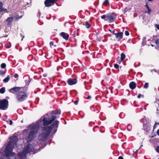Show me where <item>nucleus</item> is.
<instances>
[{"label":"nucleus","instance_id":"obj_50","mask_svg":"<svg viewBox=\"0 0 159 159\" xmlns=\"http://www.w3.org/2000/svg\"><path fill=\"white\" fill-rule=\"evenodd\" d=\"M54 46L55 47H56V46H57V45H56L55 44V45H54Z\"/></svg>","mask_w":159,"mask_h":159},{"label":"nucleus","instance_id":"obj_38","mask_svg":"<svg viewBox=\"0 0 159 159\" xmlns=\"http://www.w3.org/2000/svg\"><path fill=\"white\" fill-rule=\"evenodd\" d=\"M156 124H159L156 122L155 125L154 126V128H156Z\"/></svg>","mask_w":159,"mask_h":159},{"label":"nucleus","instance_id":"obj_11","mask_svg":"<svg viewBox=\"0 0 159 159\" xmlns=\"http://www.w3.org/2000/svg\"><path fill=\"white\" fill-rule=\"evenodd\" d=\"M13 17L12 16L8 17L6 19L5 21L6 22L7 25L8 27H11L12 23L13 21Z\"/></svg>","mask_w":159,"mask_h":159},{"label":"nucleus","instance_id":"obj_46","mask_svg":"<svg viewBox=\"0 0 159 159\" xmlns=\"http://www.w3.org/2000/svg\"><path fill=\"white\" fill-rule=\"evenodd\" d=\"M157 113H159V111L158 110V109L157 108Z\"/></svg>","mask_w":159,"mask_h":159},{"label":"nucleus","instance_id":"obj_18","mask_svg":"<svg viewBox=\"0 0 159 159\" xmlns=\"http://www.w3.org/2000/svg\"><path fill=\"white\" fill-rule=\"evenodd\" d=\"M84 25L87 28L89 29L90 27V25L88 21L85 22Z\"/></svg>","mask_w":159,"mask_h":159},{"label":"nucleus","instance_id":"obj_10","mask_svg":"<svg viewBox=\"0 0 159 159\" xmlns=\"http://www.w3.org/2000/svg\"><path fill=\"white\" fill-rule=\"evenodd\" d=\"M23 87H15L9 90V92L13 93H15L17 92L22 91L23 89Z\"/></svg>","mask_w":159,"mask_h":159},{"label":"nucleus","instance_id":"obj_8","mask_svg":"<svg viewBox=\"0 0 159 159\" xmlns=\"http://www.w3.org/2000/svg\"><path fill=\"white\" fill-rule=\"evenodd\" d=\"M8 106V101L5 99H0V109L2 110H6Z\"/></svg>","mask_w":159,"mask_h":159},{"label":"nucleus","instance_id":"obj_26","mask_svg":"<svg viewBox=\"0 0 159 159\" xmlns=\"http://www.w3.org/2000/svg\"><path fill=\"white\" fill-rule=\"evenodd\" d=\"M11 47V45L10 43H9V44H7L6 45V48H10Z\"/></svg>","mask_w":159,"mask_h":159},{"label":"nucleus","instance_id":"obj_37","mask_svg":"<svg viewBox=\"0 0 159 159\" xmlns=\"http://www.w3.org/2000/svg\"><path fill=\"white\" fill-rule=\"evenodd\" d=\"M9 124L10 125H11L12 124V121L11 120H10L9 121Z\"/></svg>","mask_w":159,"mask_h":159},{"label":"nucleus","instance_id":"obj_36","mask_svg":"<svg viewBox=\"0 0 159 159\" xmlns=\"http://www.w3.org/2000/svg\"><path fill=\"white\" fill-rule=\"evenodd\" d=\"M142 96L143 97H144V96H143V95L142 96V95H141V94H139L138 95V96L137 97H138V98H141V96Z\"/></svg>","mask_w":159,"mask_h":159},{"label":"nucleus","instance_id":"obj_21","mask_svg":"<svg viewBox=\"0 0 159 159\" xmlns=\"http://www.w3.org/2000/svg\"><path fill=\"white\" fill-rule=\"evenodd\" d=\"M109 4V0H105L103 3V5L107 6Z\"/></svg>","mask_w":159,"mask_h":159},{"label":"nucleus","instance_id":"obj_24","mask_svg":"<svg viewBox=\"0 0 159 159\" xmlns=\"http://www.w3.org/2000/svg\"><path fill=\"white\" fill-rule=\"evenodd\" d=\"M6 11L7 12V9L3 8V7H2V8H0V12H1L2 11Z\"/></svg>","mask_w":159,"mask_h":159},{"label":"nucleus","instance_id":"obj_40","mask_svg":"<svg viewBox=\"0 0 159 159\" xmlns=\"http://www.w3.org/2000/svg\"><path fill=\"white\" fill-rule=\"evenodd\" d=\"M118 159H124V158L122 156H119Z\"/></svg>","mask_w":159,"mask_h":159},{"label":"nucleus","instance_id":"obj_22","mask_svg":"<svg viewBox=\"0 0 159 159\" xmlns=\"http://www.w3.org/2000/svg\"><path fill=\"white\" fill-rule=\"evenodd\" d=\"M125 58V55L123 53H122L121 54V60L122 61Z\"/></svg>","mask_w":159,"mask_h":159},{"label":"nucleus","instance_id":"obj_19","mask_svg":"<svg viewBox=\"0 0 159 159\" xmlns=\"http://www.w3.org/2000/svg\"><path fill=\"white\" fill-rule=\"evenodd\" d=\"M5 92V88L4 87H2L0 89V93L2 94L4 93Z\"/></svg>","mask_w":159,"mask_h":159},{"label":"nucleus","instance_id":"obj_47","mask_svg":"<svg viewBox=\"0 0 159 159\" xmlns=\"http://www.w3.org/2000/svg\"><path fill=\"white\" fill-rule=\"evenodd\" d=\"M6 99L7 100V99H9V97H6Z\"/></svg>","mask_w":159,"mask_h":159},{"label":"nucleus","instance_id":"obj_14","mask_svg":"<svg viewBox=\"0 0 159 159\" xmlns=\"http://www.w3.org/2000/svg\"><path fill=\"white\" fill-rule=\"evenodd\" d=\"M123 33L122 32H120L116 33V38L118 39H121L123 38Z\"/></svg>","mask_w":159,"mask_h":159},{"label":"nucleus","instance_id":"obj_35","mask_svg":"<svg viewBox=\"0 0 159 159\" xmlns=\"http://www.w3.org/2000/svg\"><path fill=\"white\" fill-rule=\"evenodd\" d=\"M50 46H52L54 45V43L53 42H51L49 43Z\"/></svg>","mask_w":159,"mask_h":159},{"label":"nucleus","instance_id":"obj_4","mask_svg":"<svg viewBox=\"0 0 159 159\" xmlns=\"http://www.w3.org/2000/svg\"><path fill=\"white\" fill-rule=\"evenodd\" d=\"M43 124V122L41 120H39L36 123L29 126V129L30 131L29 132L28 136L26 138L28 142L33 140L35 137L36 134H37L38 130L39 125Z\"/></svg>","mask_w":159,"mask_h":159},{"label":"nucleus","instance_id":"obj_7","mask_svg":"<svg viewBox=\"0 0 159 159\" xmlns=\"http://www.w3.org/2000/svg\"><path fill=\"white\" fill-rule=\"evenodd\" d=\"M26 88H23L22 91H20L16 95V98L19 102H21L26 99L27 97L26 92Z\"/></svg>","mask_w":159,"mask_h":159},{"label":"nucleus","instance_id":"obj_53","mask_svg":"<svg viewBox=\"0 0 159 159\" xmlns=\"http://www.w3.org/2000/svg\"><path fill=\"white\" fill-rule=\"evenodd\" d=\"M24 37L23 36V38H22V39H21V40H23V39Z\"/></svg>","mask_w":159,"mask_h":159},{"label":"nucleus","instance_id":"obj_45","mask_svg":"<svg viewBox=\"0 0 159 159\" xmlns=\"http://www.w3.org/2000/svg\"><path fill=\"white\" fill-rule=\"evenodd\" d=\"M47 75L46 74H44L43 75V76L44 77H46V76H47Z\"/></svg>","mask_w":159,"mask_h":159},{"label":"nucleus","instance_id":"obj_31","mask_svg":"<svg viewBox=\"0 0 159 159\" xmlns=\"http://www.w3.org/2000/svg\"><path fill=\"white\" fill-rule=\"evenodd\" d=\"M3 3L2 2L0 1V8L3 7Z\"/></svg>","mask_w":159,"mask_h":159},{"label":"nucleus","instance_id":"obj_12","mask_svg":"<svg viewBox=\"0 0 159 159\" xmlns=\"http://www.w3.org/2000/svg\"><path fill=\"white\" fill-rule=\"evenodd\" d=\"M77 82V80L76 79H69L67 80L68 83L70 85H72L75 84Z\"/></svg>","mask_w":159,"mask_h":159},{"label":"nucleus","instance_id":"obj_16","mask_svg":"<svg viewBox=\"0 0 159 159\" xmlns=\"http://www.w3.org/2000/svg\"><path fill=\"white\" fill-rule=\"evenodd\" d=\"M23 15L20 16L19 15H16L14 16V20L16 21L22 18Z\"/></svg>","mask_w":159,"mask_h":159},{"label":"nucleus","instance_id":"obj_1","mask_svg":"<svg viewBox=\"0 0 159 159\" xmlns=\"http://www.w3.org/2000/svg\"><path fill=\"white\" fill-rule=\"evenodd\" d=\"M9 139L10 140L8 142L4 152L3 156L4 158H7L10 155L9 159H16L15 156V153L12 152V150L17 145V137L15 136H11L9 138ZM34 149L32 145L28 144L24 148L22 152L18 153V157L19 159H25L26 154L33 151Z\"/></svg>","mask_w":159,"mask_h":159},{"label":"nucleus","instance_id":"obj_15","mask_svg":"<svg viewBox=\"0 0 159 159\" xmlns=\"http://www.w3.org/2000/svg\"><path fill=\"white\" fill-rule=\"evenodd\" d=\"M130 88L132 89H134L136 87V84L134 82H131L129 84Z\"/></svg>","mask_w":159,"mask_h":159},{"label":"nucleus","instance_id":"obj_52","mask_svg":"<svg viewBox=\"0 0 159 159\" xmlns=\"http://www.w3.org/2000/svg\"><path fill=\"white\" fill-rule=\"evenodd\" d=\"M109 30V31H110V32H112V31H111V30Z\"/></svg>","mask_w":159,"mask_h":159},{"label":"nucleus","instance_id":"obj_13","mask_svg":"<svg viewBox=\"0 0 159 159\" xmlns=\"http://www.w3.org/2000/svg\"><path fill=\"white\" fill-rule=\"evenodd\" d=\"M60 35L65 40H68L69 37V34H68L64 32H61L60 34Z\"/></svg>","mask_w":159,"mask_h":159},{"label":"nucleus","instance_id":"obj_3","mask_svg":"<svg viewBox=\"0 0 159 159\" xmlns=\"http://www.w3.org/2000/svg\"><path fill=\"white\" fill-rule=\"evenodd\" d=\"M58 123L59 121L56 120L50 126L43 127L42 133L38 136V140L41 141H43L46 139L52 129H54V133L56 132L57 130Z\"/></svg>","mask_w":159,"mask_h":159},{"label":"nucleus","instance_id":"obj_43","mask_svg":"<svg viewBox=\"0 0 159 159\" xmlns=\"http://www.w3.org/2000/svg\"><path fill=\"white\" fill-rule=\"evenodd\" d=\"M145 40H144V41H143L142 42V44L143 45H145L144 44V43H145Z\"/></svg>","mask_w":159,"mask_h":159},{"label":"nucleus","instance_id":"obj_32","mask_svg":"<svg viewBox=\"0 0 159 159\" xmlns=\"http://www.w3.org/2000/svg\"><path fill=\"white\" fill-rule=\"evenodd\" d=\"M156 151L158 153H159V146H158L157 148L156 149Z\"/></svg>","mask_w":159,"mask_h":159},{"label":"nucleus","instance_id":"obj_30","mask_svg":"<svg viewBox=\"0 0 159 159\" xmlns=\"http://www.w3.org/2000/svg\"><path fill=\"white\" fill-rule=\"evenodd\" d=\"M114 66L115 68L116 69L118 68L119 67V65L117 64H115L114 65Z\"/></svg>","mask_w":159,"mask_h":159},{"label":"nucleus","instance_id":"obj_34","mask_svg":"<svg viewBox=\"0 0 159 159\" xmlns=\"http://www.w3.org/2000/svg\"><path fill=\"white\" fill-rule=\"evenodd\" d=\"M14 77L15 78H17L18 77V75L17 74H15Z\"/></svg>","mask_w":159,"mask_h":159},{"label":"nucleus","instance_id":"obj_42","mask_svg":"<svg viewBox=\"0 0 159 159\" xmlns=\"http://www.w3.org/2000/svg\"><path fill=\"white\" fill-rule=\"evenodd\" d=\"M78 102L77 101H75V102H74V103L75 104V105H77L78 104Z\"/></svg>","mask_w":159,"mask_h":159},{"label":"nucleus","instance_id":"obj_48","mask_svg":"<svg viewBox=\"0 0 159 159\" xmlns=\"http://www.w3.org/2000/svg\"><path fill=\"white\" fill-rule=\"evenodd\" d=\"M149 1H152L153 0H148Z\"/></svg>","mask_w":159,"mask_h":159},{"label":"nucleus","instance_id":"obj_25","mask_svg":"<svg viewBox=\"0 0 159 159\" xmlns=\"http://www.w3.org/2000/svg\"><path fill=\"white\" fill-rule=\"evenodd\" d=\"M6 67V65L4 63H2L1 65V67L2 68H5Z\"/></svg>","mask_w":159,"mask_h":159},{"label":"nucleus","instance_id":"obj_28","mask_svg":"<svg viewBox=\"0 0 159 159\" xmlns=\"http://www.w3.org/2000/svg\"><path fill=\"white\" fill-rule=\"evenodd\" d=\"M155 43L157 46L159 47V40H156Z\"/></svg>","mask_w":159,"mask_h":159},{"label":"nucleus","instance_id":"obj_17","mask_svg":"<svg viewBox=\"0 0 159 159\" xmlns=\"http://www.w3.org/2000/svg\"><path fill=\"white\" fill-rule=\"evenodd\" d=\"M145 7H146V8L148 10V11L147 12V11H146L145 13H148L149 14H150L152 10L150 9L149 7L148 6V5L147 3H146V4L145 5Z\"/></svg>","mask_w":159,"mask_h":159},{"label":"nucleus","instance_id":"obj_33","mask_svg":"<svg viewBox=\"0 0 159 159\" xmlns=\"http://www.w3.org/2000/svg\"><path fill=\"white\" fill-rule=\"evenodd\" d=\"M72 35L73 37H75V31L73 32Z\"/></svg>","mask_w":159,"mask_h":159},{"label":"nucleus","instance_id":"obj_5","mask_svg":"<svg viewBox=\"0 0 159 159\" xmlns=\"http://www.w3.org/2000/svg\"><path fill=\"white\" fill-rule=\"evenodd\" d=\"M61 113L60 110H56L52 111V114L48 116H43L41 117V120L43 122L42 125L44 126H47L52 123V122L56 119V115Z\"/></svg>","mask_w":159,"mask_h":159},{"label":"nucleus","instance_id":"obj_39","mask_svg":"<svg viewBox=\"0 0 159 159\" xmlns=\"http://www.w3.org/2000/svg\"><path fill=\"white\" fill-rule=\"evenodd\" d=\"M91 96H89L87 97V99H90L91 98Z\"/></svg>","mask_w":159,"mask_h":159},{"label":"nucleus","instance_id":"obj_51","mask_svg":"<svg viewBox=\"0 0 159 159\" xmlns=\"http://www.w3.org/2000/svg\"><path fill=\"white\" fill-rule=\"evenodd\" d=\"M94 11H95V12H96V10H95V9H94Z\"/></svg>","mask_w":159,"mask_h":159},{"label":"nucleus","instance_id":"obj_2","mask_svg":"<svg viewBox=\"0 0 159 159\" xmlns=\"http://www.w3.org/2000/svg\"><path fill=\"white\" fill-rule=\"evenodd\" d=\"M58 123L59 121L56 120L50 126L43 127L42 133L38 136V140L41 141H43L46 139L52 129H54V133L56 132L57 130Z\"/></svg>","mask_w":159,"mask_h":159},{"label":"nucleus","instance_id":"obj_49","mask_svg":"<svg viewBox=\"0 0 159 159\" xmlns=\"http://www.w3.org/2000/svg\"><path fill=\"white\" fill-rule=\"evenodd\" d=\"M48 87H49V86H46V88H48Z\"/></svg>","mask_w":159,"mask_h":159},{"label":"nucleus","instance_id":"obj_29","mask_svg":"<svg viewBox=\"0 0 159 159\" xmlns=\"http://www.w3.org/2000/svg\"><path fill=\"white\" fill-rule=\"evenodd\" d=\"M125 34L126 36H128L129 35V32L128 31L126 30L125 32Z\"/></svg>","mask_w":159,"mask_h":159},{"label":"nucleus","instance_id":"obj_20","mask_svg":"<svg viewBox=\"0 0 159 159\" xmlns=\"http://www.w3.org/2000/svg\"><path fill=\"white\" fill-rule=\"evenodd\" d=\"M10 78L9 77V75H8L6 78L3 80V81L4 83L7 82L10 80Z\"/></svg>","mask_w":159,"mask_h":159},{"label":"nucleus","instance_id":"obj_41","mask_svg":"<svg viewBox=\"0 0 159 159\" xmlns=\"http://www.w3.org/2000/svg\"><path fill=\"white\" fill-rule=\"evenodd\" d=\"M157 133L158 135L159 136V129L157 130Z\"/></svg>","mask_w":159,"mask_h":159},{"label":"nucleus","instance_id":"obj_44","mask_svg":"<svg viewBox=\"0 0 159 159\" xmlns=\"http://www.w3.org/2000/svg\"><path fill=\"white\" fill-rule=\"evenodd\" d=\"M111 33H112L113 34H114L116 35V33H115V31L114 30H113V31L111 32Z\"/></svg>","mask_w":159,"mask_h":159},{"label":"nucleus","instance_id":"obj_6","mask_svg":"<svg viewBox=\"0 0 159 159\" xmlns=\"http://www.w3.org/2000/svg\"><path fill=\"white\" fill-rule=\"evenodd\" d=\"M116 18V15L115 13H109L107 15H103L101 16V19L111 23L114 22Z\"/></svg>","mask_w":159,"mask_h":159},{"label":"nucleus","instance_id":"obj_23","mask_svg":"<svg viewBox=\"0 0 159 159\" xmlns=\"http://www.w3.org/2000/svg\"><path fill=\"white\" fill-rule=\"evenodd\" d=\"M149 83H146L143 86V88L145 89H147L148 87Z\"/></svg>","mask_w":159,"mask_h":159},{"label":"nucleus","instance_id":"obj_27","mask_svg":"<svg viewBox=\"0 0 159 159\" xmlns=\"http://www.w3.org/2000/svg\"><path fill=\"white\" fill-rule=\"evenodd\" d=\"M5 74V72H4L2 70H0V75H3Z\"/></svg>","mask_w":159,"mask_h":159},{"label":"nucleus","instance_id":"obj_9","mask_svg":"<svg viewBox=\"0 0 159 159\" xmlns=\"http://www.w3.org/2000/svg\"><path fill=\"white\" fill-rule=\"evenodd\" d=\"M58 0H45L44 3L46 7H49L53 5Z\"/></svg>","mask_w":159,"mask_h":159}]
</instances>
